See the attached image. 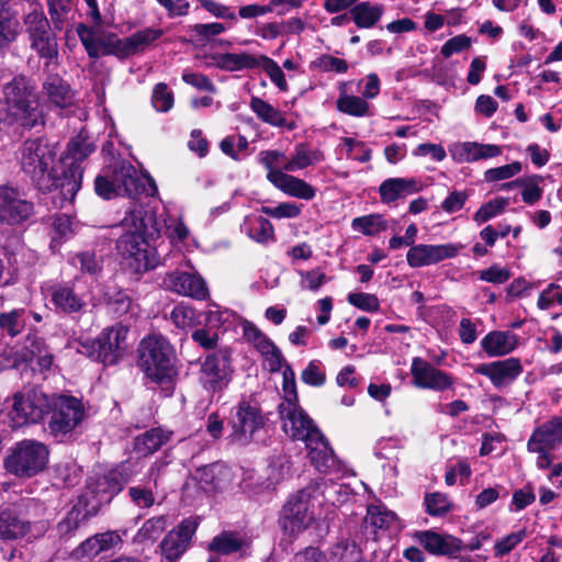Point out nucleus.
Masks as SVG:
<instances>
[{
  "mask_svg": "<svg viewBox=\"0 0 562 562\" xmlns=\"http://www.w3.org/2000/svg\"><path fill=\"white\" fill-rule=\"evenodd\" d=\"M470 475V464L465 460L459 459L456 462H450L447 465L445 482L449 486L454 485L457 482L463 485L467 483Z\"/></svg>",
  "mask_w": 562,
  "mask_h": 562,
  "instance_id": "obj_56",
  "label": "nucleus"
},
{
  "mask_svg": "<svg viewBox=\"0 0 562 562\" xmlns=\"http://www.w3.org/2000/svg\"><path fill=\"white\" fill-rule=\"evenodd\" d=\"M43 98L53 106L69 108L74 104V92L70 86L58 75H49L42 86Z\"/></svg>",
  "mask_w": 562,
  "mask_h": 562,
  "instance_id": "obj_27",
  "label": "nucleus"
},
{
  "mask_svg": "<svg viewBox=\"0 0 562 562\" xmlns=\"http://www.w3.org/2000/svg\"><path fill=\"white\" fill-rule=\"evenodd\" d=\"M33 214V204L14 188L0 186V222L19 224Z\"/></svg>",
  "mask_w": 562,
  "mask_h": 562,
  "instance_id": "obj_20",
  "label": "nucleus"
},
{
  "mask_svg": "<svg viewBox=\"0 0 562 562\" xmlns=\"http://www.w3.org/2000/svg\"><path fill=\"white\" fill-rule=\"evenodd\" d=\"M474 372L488 378L495 387L501 389L513 383L521 374L522 366L518 358L512 357L481 363L475 367Z\"/></svg>",
  "mask_w": 562,
  "mask_h": 562,
  "instance_id": "obj_24",
  "label": "nucleus"
},
{
  "mask_svg": "<svg viewBox=\"0 0 562 562\" xmlns=\"http://www.w3.org/2000/svg\"><path fill=\"white\" fill-rule=\"evenodd\" d=\"M312 66L321 71L335 74H346L349 68L345 59L327 54L317 57Z\"/></svg>",
  "mask_w": 562,
  "mask_h": 562,
  "instance_id": "obj_60",
  "label": "nucleus"
},
{
  "mask_svg": "<svg viewBox=\"0 0 562 562\" xmlns=\"http://www.w3.org/2000/svg\"><path fill=\"white\" fill-rule=\"evenodd\" d=\"M2 91L8 106L9 124L32 128L43 123V113L29 78L23 75L14 76L3 85Z\"/></svg>",
  "mask_w": 562,
  "mask_h": 562,
  "instance_id": "obj_4",
  "label": "nucleus"
},
{
  "mask_svg": "<svg viewBox=\"0 0 562 562\" xmlns=\"http://www.w3.org/2000/svg\"><path fill=\"white\" fill-rule=\"evenodd\" d=\"M23 31L27 37L30 48L46 63L57 58V38L45 15L42 4L37 0L29 1V9L22 16Z\"/></svg>",
  "mask_w": 562,
  "mask_h": 562,
  "instance_id": "obj_8",
  "label": "nucleus"
},
{
  "mask_svg": "<svg viewBox=\"0 0 562 562\" xmlns=\"http://www.w3.org/2000/svg\"><path fill=\"white\" fill-rule=\"evenodd\" d=\"M48 524L45 520L30 521L20 504L0 508V539L33 541L45 535Z\"/></svg>",
  "mask_w": 562,
  "mask_h": 562,
  "instance_id": "obj_11",
  "label": "nucleus"
},
{
  "mask_svg": "<svg viewBox=\"0 0 562 562\" xmlns=\"http://www.w3.org/2000/svg\"><path fill=\"white\" fill-rule=\"evenodd\" d=\"M266 420L258 402L243 397L232 409L229 425L233 440L239 445L250 443L256 432L265 427Z\"/></svg>",
  "mask_w": 562,
  "mask_h": 562,
  "instance_id": "obj_12",
  "label": "nucleus"
},
{
  "mask_svg": "<svg viewBox=\"0 0 562 562\" xmlns=\"http://www.w3.org/2000/svg\"><path fill=\"white\" fill-rule=\"evenodd\" d=\"M338 98L336 101V109L347 115L355 117L371 116L372 108L362 97L353 95L348 92L347 82H339Z\"/></svg>",
  "mask_w": 562,
  "mask_h": 562,
  "instance_id": "obj_36",
  "label": "nucleus"
},
{
  "mask_svg": "<svg viewBox=\"0 0 562 562\" xmlns=\"http://www.w3.org/2000/svg\"><path fill=\"white\" fill-rule=\"evenodd\" d=\"M49 458L46 445L24 439L12 448L4 461L5 469L19 477H31L44 471Z\"/></svg>",
  "mask_w": 562,
  "mask_h": 562,
  "instance_id": "obj_10",
  "label": "nucleus"
},
{
  "mask_svg": "<svg viewBox=\"0 0 562 562\" xmlns=\"http://www.w3.org/2000/svg\"><path fill=\"white\" fill-rule=\"evenodd\" d=\"M562 445V416H555L535 428L527 448L528 451H542L543 448L554 449Z\"/></svg>",
  "mask_w": 562,
  "mask_h": 562,
  "instance_id": "obj_25",
  "label": "nucleus"
},
{
  "mask_svg": "<svg viewBox=\"0 0 562 562\" xmlns=\"http://www.w3.org/2000/svg\"><path fill=\"white\" fill-rule=\"evenodd\" d=\"M522 170V166L519 161H514L508 165L501 167L490 168L484 172V179L487 182H496L501 180L510 179Z\"/></svg>",
  "mask_w": 562,
  "mask_h": 562,
  "instance_id": "obj_61",
  "label": "nucleus"
},
{
  "mask_svg": "<svg viewBox=\"0 0 562 562\" xmlns=\"http://www.w3.org/2000/svg\"><path fill=\"white\" fill-rule=\"evenodd\" d=\"M172 323L181 329H190L199 324L195 310L184 303L173 307L170 314Z\"/></svg>",
  "mask_w": 562,
  "mask_h": 562,
  "instance_id": "obj_53",
  "label": "nucleus"
},
{
  "mask_svg": "<svg viewBox=\"0 0 562 562\" xmlns=\"http://www.w3.org/2000/svg\"><path fill=\"white\" fill-rule=\"evenodd\" d=\"M366 524L374 531L398 529L396 514L383 504H373L368 507Z\"/></svg>",
  "mask_w": 562,
  "mask_h": 562,
  "instance_id": "obj_41",
  "label": "nucleus"
},
{
  "mask_svg": "<svg viewBox=\"0 0 562 562\" xmlns=\"http://www.w3.org/2000/svg\"><path fill=\"white\" fill-rule=\"evenodd\" d=\"M162 35L164 31L161 29L145 27L128 37L117 41L116 48L124 56L134 55L138 52L145 50Z\"/></svg>",
  "mask_w": 562,
  "mask_h": 562,
  "instance_id": "obj_31",
  "label": "nucleus"
},
{
  "mask_svg": "<svg viewBox=\"0 0 562 562\" xmlns=\"http://www.w3.org/2000/svg\"><path fill=\"white\" fill-rule=\"evenodd\" d=\"M526 530H518L510 532L503 538L495 541L493 551L495 558H502L512 552L518 544H520L526 538Z\"/></svg>",
  "mask_w": 562,
  "mask_h": 562,
  "instance_id": "obj_57",
  "label": "nucleus"
},
{
  "mask_svg": "<svg viewBox=\"0 0 562 562\" xmlns=\"http://www.w3.org/2000/svg\"><path fill=\"white\" fill-rule=\"evenodd\" d=\"M509 205V199L498 196L482 204L474 213L473 221L481 225L498 215H501Z\"/></svg>",
  "mask_w": 562,
  "mask_h": 562,
  "instance_id": "obj_50",
  "label": "nucleus"
},
{
  "mask_svg": "<svg viewBox=\"0 0 562 562\" xmlns=\"http://www.w3.org/2000/svg\"><path fill=\"white\" fill-rule=\"evenodd\" d=\"M120 541V536L108 531L98 533L83 541L75 551L78 558H93L102 551H106Z\"/></svg>",
  "mask_w": 562,
  "mask_h": 562,
  "instance_id": "obj_40",
  "label": "nucleus"
},
{
  "mask_svg": "<svg viewBox=\"0 0 562 562\" xmlns=\"http://www.w3.org/2000/svg\"><path fill=\"white\" fill-rule=\"evenodd\" d=\"M314 493L315 488L307 487L289 498L282 510V527L286 532L299 533L313 522Z\"/></svg>",
  "mask_w": 562,
  "mask_h": 562,
  "instance_id": "obj_15",
  "label": "nucleus"
},
{
  "mask_svg": "<svg viewBox=\"0 0 562 562\" xmlns=\"http://www.w3.org/2000/svg\"><path fill=\"white\" fill-rule=\"evenodd\" d=\"M205 315L206 323L210 327L224 328V330L236 326L240 321V317L235 312L228 308H223L215 303L207 305Z\"/></svg>",
  "mask_w": 562,
  "mask_h": 562,
  "instance_id": "obj_44",
  "label": "nucleus"
},
{
  "mask_svg": "<svg viewBox=\"0 0 562 562\" xmlns=\"http://www.w3.org/2000/svg\"><path fill=\"white\" fill-rule=\"evenodd\" d=\"M265 55L247 50L213 56L214 65L225 71L258 70Z\"/></svg>",
  "mask_w": 562,
  "mask_h": 562,
  "instance_id": "obj_26",
  "label": "nucleus"
},
{
  "mask_svg": "<svg viewBox=\"0 0 562 562\" xmlns=\"http://www.w3.org/2000/svg\"><path fill=\"white\" fill-rule=\"evenodd\" d=\"M426 510L431 516H442L451 509V502L442 493H431L425 497Z\"/></svg>",
  "mask_w": 562,
  "mask_h": 562,
  "instance_id": "obj_64",
  "label": "nucleus"
},
{
  "mask_svg": "<svg viewBox=\"0 0 562 562\" xmlns=\"http://www.w3.org/2000/svg\"><path fill=\"white\" fill-rule=\"evenodd\" d=\"M162 286L179 295L189 296L203 301L209 296V289L201 276L198 273L173 271L162 280Z\"/></svg>",
  "mask_w": 562,
  "mask_h": 562,
  "instance_id": "obj_22",
  "label": "nucleus"
},
{
  "mask_svg": "<svg viewBox=\"0 0 562 562\" xmlns=\"http://www.w3.org/2000/svg\"><path fill=\"white\" fill-rule=\"evenodd\" d=\"M353 232L361 233L366 236H375L387 228V223L381 214H369L355 217L351 222Z\"/></svg>",
  "mask_w": 562,
  "mask_h": 562,
  "instance_id": "obj_45",
  "label": "nucleus"
},
{
  "mask_svg": "<svg viewBox=\"0 0 562 562\" xmlns=\"http://www.w3.org/2000/svg\"><path fill=\"white\" fill-rule=\"evenodd\" d=\"M116 477L117 474L110 470L102 475L90 476L83 496L85 505L91 504V509H97L99 506L110 503L114 495L122 490Z\"/></svg>",
  "mask_w": 562,
  "mask_h": 562,
  "instance_id": "obj_23",
  "label": "nucleus"
},
{
  "mask_svg": "<svg viewBox=\"0 0 562 562\" xmlns=\"http://www.w3.org/2000/svg\"><path fill=\"white\" fill-rule=\"evenodd\" d=\"M463 248L461 244H417L411 247L406 254V260L411 268H420L437 265L446 259L454 258Z\"/></svg>",
  "mask_w": 562,
  "mask_h": 562,
  "instance_id": "obj_19",
  "label": "nucleus"
},
{
  "mask_svg": "<svg viewBox=\"0 0 562 562\" xmlns=\"http://www.w3.org/2000/svg\"><path fill=\"white\" fill-rule=\"evenodd\" d=\"M250 109L262 122L271 126L285 127L289 131H293L296 127L295 123L289 122L281 111L258 97L251 98Z\"/></svg>",
  "mask_w": 562,
  "mask_h": 562,
  "instance_id": "obj_37",
  "label": "nucleus"
},
{
  "mask_svg": "<svg viewBox=\"0 0 562 562\" xmlns=\"http://www.w3.org/2000/svg\"><path fill=\"white\" fill-rule=\"evenodd\" d=\"M49 294L55 310L60 313L78 314L88 305L89 292L81 289L79 278L52 285Z\"/></svg>",
  "mask_w": 562,
  "mask_h": 562,
  "instance_id": "obj_16",
  "label": "nucleus"
},
{
  "mask_svg": "<svg viewBox=\"0 0 562 562\" xmlns=\"http://www.w3.org/2000/svg\"><path fill=\"white\" fill-rule=\"evenodd\" d=\"M195 477L203 490L217 491L231 484L232 472L226 465L214 463L198 469Z\"/></svg>",
  "mask_w": 562,
  "mask_h": 562,
  "instance_id": "obj_33",
  "label": "nucleus"
},
{
  "mask_svg": "<svg viewBox=\"0 0 562 562\" xmlns=\"http://www.w3.org/2000/svg\"><path fill=\"white\" fill-rule=\"evenodd\" d=\"M52 412L48 430L55 438L74 431L83 420L85 407L81 400L71 395H58L50 400Z\"/></svg>",
  "mask_w": 562,
  "mask_h": 562,
  "instance_id": "obj_13",
  "label": "nucleus"
},
{
  "mask_svg": "<svg viewBox=\"0 0 562 562\" xmlns=\"http://www.w3.org/2000/svg\"><path fill=\"white\" fill-rule=\"evenodd\" d=\"M148 189L140 183V179L134 166L128 162H120L109 166L94 180L95 193L104 199L111 200L119 195L135 198L142 191L153 195L157 188L151 178H146Z\"/></svg>",
  "mask_w": 562,
  "mask_h": 562,
  "instance_id": "obj_5",
  "label": "nucleus"
},
{
  "mask_svg": "<svg viewBox=\"0 0 562 562\" xmlns=\"http://www.w3.org/2000/svg\"><path fill=\"white\" fill-rule=\"evenodd\" d=\"M175 350L160 334H150L138 346V366L145 375L156 383L171 380L176 374Z\"/></svg>",
  "mask_w": 562,
  "mask_h": 562,
  "instance_id": "obj_7",
  "label": "nucleus"
},
{
  "mask_svg": "<svg viewBox=\"0 0 562 562\" xmlns=\"http://www.w3.org/2000/svg\"><path fill=\"white\" fill-rule=\"evenodd\" d=\"M272 184L286 195L296 199L310 201L316 195V189L313 186L288 172L274 173Z\"/></svg>",
  "mask_w": 562,
  "mask_h": 562,
  "instance_id": "obj_34",
  "label": "nucleus"
},
{
  "mask_svg": "<svg viewBox=\"0 0 562 562\" xmlns=\"http://www.w3.org/2000/svg\"><path fill=\"white\" fill-rule=\"evenodd\" d=\"M324 159L325 156L323 151L312 149L306 144H297L294 148L293 155L290 158H286L283 169L286 172H295L312 165L322 162Z\"/></svg>",
  "mask_w": 562,
  "mask_h": 562,
  "instance_id": "obj_39",
  "label": "nucleus"
},
{
  "mask_svg": "<svg viewBox=\"0 0 562 562\" xmlns=\"http://www.w3.org/2000/svg\"><path fill=\"white\" fill-rule=\"evenodd\" d=\"M341 144L346 147L348 158L360 162H367L371 159L372 150L363 142L345 137L341 139Z\"/></svg>",
  "mask_w": 562,
  "mask_h": 562,
  "instance_id": "obj_62",
  "label": "nucleus"
},
{
  "mask_svg": "<svg viewBox=\"0 0 562 562\" xmlns=\"http://www.w3.org/2000/svg\"><path fill=\"white\" fill-rule=\"evenodd\" d=\"M541 182L542 177L538 175L518 179L517 184L521 187V199L526 204L533 205L541 200L543 194Z\"/></svg>",
  "mask_w": 562,
  "mask_h": 562,
  "instance_id": "obj_51",
  "label": "nucleus"
},
{
  "mask_svg": "<svg viewBox=\"0 0 562 562\" xmlns=\"http://www.w3.org/2000/svg\"><path fill=\"white\" fill-rule=\"evenodd\" d=\"M420 544L432 554L451 555L462 548V541L450 535L424 531L418 535Z\"/></svg>",
  "mask_w": 562,
  "mask_h": 562,
  "instance_id": "obj_32",
  "label": "nucleus"
},
{
  "mask_svg": "<svg viewBox=\"0 0 562 562\" xmlns=\"http://www.w3.org/2000/svg\"><path fill=\"white\" fill-rule=\"evenodd\" d=\"M94 149L93 144L82 136H77L68 143L58 168L59 190L66 201L71 202L80 190L83 173L81 164Z\"/></svg>",
  "mask_w": 562,
  "mask_h": 562,
  "instance_id": "obj_9",
  "label": "nucleus"
},
{
  "mask_svg": "<svg viewBox=\"0 0 562 562\" xmlns=\"http://www.w3.org/2000/svg\"><path fill=\"white\" fill-rule=\"evenodd\" d=\"M19 358L20 363L36 360L42 372L49 370L53 364V355L48 351L43 338L36 334L26 336L23 348L19 351Z\"/></svg>",
  "mask_w": 562,
  "mask_h": 562,
  "instance_id": "obj_29",
  "label": "nucleus"
},
{
  "mask_svg": "<svg viewBox=\"0 0 562 562\" xmlns=\"http://www.w3.org/2000/svg\"><path fill=\"white\" fill-rule=\"evenodd\" d=\"M232 368L226 356L209 355L201 364L199 381L209 393L223 391L232 379Z\"/></svg>",
  "mask_w": 562,
  "mask_h": 562,
  "instance_id": "obj_17",
  "label": "nucleus"
},
{
  "mask_svg": "<svg viewBox=\"0 0 562 562\" xmlns=\"http://www.w3.org/2000/svg\"><path fill=\"white\" fill-rule=\"evenodd\" d=\"M50 406V398L42 390L31 389L13 395L9 416L14 427L36 424L49 412Z\"/></svg>",
  "mask_w": 562,
  "mask_h": 562,
  "instance_id": "obj_14",
  "label": "nucleus"
},
{
  "mask_svg": "<svg viewBox=\"0 0 562 562\" xmlns=\"http://www.w3.org/2000/svg\"><path fill=\"white\" fill-rule=\"evenodd\" d=\"M128 328L122 324L104 328L95 339H74L67 345L91 360L100 361L105 366L115 364L127 349Z\"/></svg>",
  "mask_w": 562,
  "mask_h": 562,
  "instance_id": "obj_6",
  "label": "nucleus"
},
{
  "mask_svg": "<svg viewBox=\"0 0 562 562\" xmlns=\"http://www.w3.org/2000/svg\"><path fill=\"white\" fill-rule=\"evenodd\" d=\"M479 142H457L449 146V154L457 164L477 161Z\"/></svg>",
  "mask_w": 562,
  "mask_h": 562,
  "instance_id": "obj_52",
  "label": "nucleus"
},
{
  "mask_svg": "<svg viewBox=\"0 0 562 562\" xmlns=\"http://www.w3.org/2000/svg\"><path fill=\"white\" fill-rule=\"evenodd\" d=\"M151 102L157 111L168 112L173 106V93L166 83H157L153 90Z\"/></svg>",
  "mask_w": 562,
  "mask_h": 562,
  "instance_id": "obj_63",
  "label": "nucleus"
},
{
  "mask_svg": "<svg viewBox=\"0 0 562 562\" xmlns=\"http://www.w3.org/2000/svg\"><path fill=\"white\" fill-rule=\"evenodd\" d=\"M245 540L234 532H222L214 537L209 549L220 554H231L243 548Z\"/></svg>",
  "mask_w": 562,
  "mask_h": 562,
  "instance_id": "obj_48",
  "label": "nucleus"
},
{
  "mask_svg": "<svg viewBox=\"0 0 562 562\" xmlns=\"http://www.w3.org/2000/svg\"><path fill=\"white\" fill-rule=\"evenodd\" d=\"M240 231L251 240L267 245L276 240L274 228L263 216L249 214L245 216Z\"/></svg>",
  "mask_w": 562,
  "mask_h": 562,
  "instance_id": "obj_35",
  "label": "nucleus"
},
{
  "mask_svg": "<svg viewBox=\"0 0 562 562\" xmlns=\"http://www.w3.org/2000/svg\"><path fill=\"white\" fill-rule=\"evenodd\" d=\"M302 381L311 386L319 387L326 382V373L319 360H312L301 374Z\"/></svg>",
  "mask_w": 562,
  "mask_h": 562,
  "instance_id": "obj_59",
  "label": "nucleus"
},
{
  "mask_svg": "<svg viewBox=\"0 0 562 562\" xmlns=\"http://www.w3.org/2000/svg\"><path fill=\"white\" fill-rule=\"evenodd\" d=\"M383 13V4L371 3L368 1L360 2L353 5L350 10L352 20L359 29L373 27L380 21Z\"/></svg>",
  "mask_w": 562,
  "mask_h": 562,
  "instance_id": "obj_43",
  "label": "nucleus"
},
{
  "mask_svg": "<svg viewBox=\"0 0 562 562\" xmlns=\"http://www.w3.org/2000/svg\"><path fill=\"white\" fill-rule=\"evenodd\" d=\"M196 528L198 521L194 518H187L170 530L160 544L164 558L170 562L178 560L190 547Z\"/></svg>",
  "mask_w": 562,
  "mask_h": 562,
  "instance_id": "obj_21",
  "label": "nucleus"
},
{
  "mask_svg": "<svg viewBox=\"0 0 562 562\" xmlns=\"http://www.w3.org/2000/svg\"><path fill=\"white\" fill-rule=\"evenodd\" d=\"M171 431L160 427L151 428L137 436L134 442V451L138 456L146 457L156 452L161 446L167 443L171 437Z\"/></svg>",
  "mask_w": 562,
  "mask_h": 562,
  "instance_id": "obj_38",
  "label": "nucleus"
},
{
  "mask_svg": "<svg viewBox=\"0 0 562 562\" xmlns=\"http://www.w3.org/2000/svg\"><path fill=\"white\" fill-rule=\"evenodd\" d=\"M420 189V182L414 178H389L380 184L379 194L382 203L390 204L417 193Z\"/></svg>",
  "mask_w": 562,
  "mask_h": 562,
  "instance_id": "obj_28",
  "label": "nucleus"
},
{
  "mask_svg": "<svg viewBox=\"0 0 562 562\" xmlns=\"http://www.w3.org/2000/svg\"><path fill=\"white\" fill-rule=\"evenodd\" d=\"M555 305H562V286L558 283H550L540 292L537 307L547 311Z\"/></svg>",
  "mask_w": 562,
  "mask_h": 562,
  "instance_id": "obj_58",
  "label": "nucleus"
},
{
  "mask_svg": "<svg viewBox=\"0 0 562 562\" xmlns=\"http://www.w3.org/2000/svg\"><path fill=\"white\" fill-rule=\"evenodd\" d=\"M259 162L267 169V179L272 183L274 173L286 172L283 165L286 162V156L280 150H262L258 154Z\"/></svg>",
  "mask_w": 562,
  "mask_h": 562,
  "instance_id": "obj_49",
  "label": "nucleus"
},
{
  "mask_svg": "<svg viewBox=\"0 0 562 562\" xmlns=\"http://www.w3.org/2000/svg\"><path fill=\"white\" fill-rule=\"evenodd\" d=\"M9 0H0V46L13 43L20 34V23L15 12L8 4Z\"/></svg>",
  "mask_w": 562,
  "mask_h": 562,
  "instance_id": "obj_42",
  "label": "nucleus"
},
{
  "mask_svg": "<svg viewBox=\"0 0 562 562\" xmlns=\"http://www.w3.org/2000/svg\"><path fill=\"white\" fill-rule=\"evenodd\" d=\"M116 250L122 265L136 274H143L160 265L157 247L151 244L159 236L155 216L140 209L128 212L119 225Z\"/></svg>",
  "mask_w": 562,
  "mask_h": 562,
  "instance_id": "obj_1",
  "label": "nucleus"
},
{
  "mask_svg": "<svg viewBox=\"0 0 562 562\" xmlns=\"http://www.w3.org/2000/svg\"><path fill=\"white\" fill-rule=\"evenodd\" d=\"M167 528L165 516L154 517L146 520L134 537L136 543H153Z\"/></svg>",
  "mask_w": 562,
  "mask_h": 562,
  "instance_id": "obj_47",
  "label": "nucleus"
},
{
  "mask_svg": "<svg viewBox=\"0 0 562 562\" xmlns=\"http://www.w3.org/2000/svg\"><path fill=\"white\" fill-rule=\"evenodd\" d=\"M25 311L23 308L13 310L9 313L0 314V327L10 336L14 337L25 327Z\"/></svg>",
  "mask_w": 562,
  "mask_h": 562,
  "instance_id": "obj_54",
  "label": "nucleus"
},
{
  "mask_svg": "<svg viewBox=\"0 0 562 562\" xmlns=\"http://www.w3.org/2000/svg\"><path fill=\"white\" fill-rule=\"evenodd\" d=\"M89 509L87 506H82L79 502L76 504L66 515V517L58 522L57 532L59 537H69L71 536L79 525L87 519Z\"/></svg>",
  "mask_w": 562,
  "mask_h": 562,
  "instance_id": "obj_46",
  "label": "nucleus"
},
{
  "mask_svg": "<svg viewBox=\"0 0 562 562\" xmlns=\"http://www.w3.org/2000/svg\"><path fill=\"white\" fill-rule=\"evenodd\" d=\"M279 414L283 431L292 439L302 440L314 467L322 473L333 471L337 460L328 441L297 403H281Z\"/></svg>",
  "mask_w": 562,
  "mask_h": 562,
  "instance_id": "obj_2",
  "label": "nucleus"
},
{
  "mask_svg": "<svg viewBox=\"0 0 562 562\" xmlns=\"http://www.w3.org/2000/svg\"><path fill=\"white\" fill-rule=\"evenodd\" d=\"M55 159V146L44 137L24 140L16 151L21 170L43 191L59 189V169Z\"/></svg>",
  "mask_w": 562,
  "mask_h": 562,
  "instance_id": "obj_3",
  "label": "nucleus"
},
{
  "mask_svg": "<svg viewBox=\"0 0 562 562\" xmlns=\"http://www.w3.org/2000/svg\"><path fill=\"white\" fill-rule=\"evenodd\" d=\"M261 213L274 218H296L302 213V205L295 202H281L274 206H261Z\"/></svg>",
  "mask_w": 562,
  "mask_h": 562,
  "instance_id": "obj_55",
  "label": "nucleus"
},
{
  "mask_svg": "<svg viewBox=\"0 0 562 562\" xmlns=\"http://www.w3.org/2000/svg\"><path fill=\"white\" fill-rule=\"evenodd\" d=\"M413 384L416 387L445 392L454 384V379L449 373L436 368L432 363L415 357L411 364Z\"/></svg>",
  "mask_w": 562,
  "mask_h": 562,
  "instance_id": "obj_18",
  "label": "nucleus"
},
{
  "mask_svg": "<svg viewBox=\"0 0 562 562\" xmlns=\"http://www.w3.org/2000/svg\"><path fill=\"white\" fill-rule=\"evenodd\" d=\"M518 346V337L509 330H493L481 340V348L488 357H504Z\"/></svg>",
  "mask_w": 562,
  "mask_h": 562,
  "instance_id": "obj_30",
  "label": "nucleus"
}]
</instances>
